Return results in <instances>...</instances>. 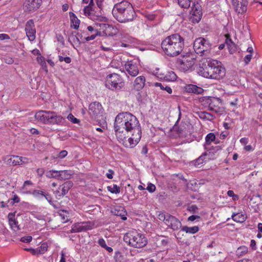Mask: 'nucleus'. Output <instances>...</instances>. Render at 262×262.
<instances>
[{"label": "nucleus", "instance_id": "nucleus-1", "mask_svg": "<svg viewBox=\"0 0 262 262\" xmlns=\"http://www.w3.org/2000/svg\"><path fill=\"white\" fill-rule=\"evenodd\" d=\"M117 139L127 148H133L141 138V129L137 118L129 112L119 114L114 125Z\"/></svg>", "mask_w": 262, "mask_h": 262}, {"label": "nucleus", "instance_id": "nucleus-2", "mask_svg": "<svg viewBox=\"0 0 262 262\" xmlns=\"http://www.w3.org/2000/svg\"><path fill=\"white\" fill-rule=\"evenodd\" d=\"M184 47V39L178 33L166 37L161 42V48L163 52L170 57L179 55L183 51Z\"/></svg>", "mask_w": 262, "mask_h": 262}, {"label": "nucleus", "instance_id": "nucleus-3", "mask_svg": "<svg viewBox=\"0 0 262 262\" xmlns=\"http://www.w3.org/2000/svg\"><path fill=\"white\" fill-rule=\"evenodd\" d=\"M112 14L121 23L132 21L136 15L132 5L128 1L115 4L112 10Z\"/></svg>", "mask_w": 262, "mask_h": 262}, {"label": "nucleus", "instance_id": "nucleus-4", "mask_svg": "<svg viewBox=\"0 0 262 262\" xmlns=\"http://www.w3.org/2000/svg\"><path fill=\"white\" fill-rule=\"evenodd\" d=\"M124 241L129 246L135 248H142L147 244L145 235L136 231H129L123 237Z\"/></svg>", "mask_w": 262, "mask_h": 262}, {"label": "nucleus", "instance_id": "nucleus-5", "mask_svg": "<svg viewBox=\"0 0 262 262\" xmlns=\"http://www.w3.org/2000/svg\"><path fill=\"white\" fill-rule=\"evenodd\" d=\"M101 8L95 7L93 0H91L89 5L83 9L84 14L93 20L105 21L106 18L102 16Z\"/></svg>", "mask_w": 262, "mask_h": 262}, {"label": "nucleus", "instance_id": "nucleus-6", "mask_svg": "<svg viewBox=\"0 0 262 262\" xmlns=\"http://www.w3.org/2000/svg\"><path fill=\"white\" fill-rule=\"evenodd\" d=\"M211 44L209 40L200 37L195 39L193 42V49L197 54L201 56H207L210 52Z\"/></svg>", "mask_w": 262, "mask_h": 262}, {"label": "nucleus", "instance_id": "nucleus-7", "mask_svg": "<svg viewBox=\"0 0 262 262\" xmlns=\"http://www.w3.org/2000/svg\"><path fill=\"white\" fill-rule=\"evenodd\" d=\"M105 86L111 90H119L124 86V82L121 77L113 73L108 75L105 78Z\"/></svg>", "mask_w": 262, "mask_h": 262}, {"label": "nucleus", "instance_id": "nucleus-8", "mask_svg": "<svg viewBox=\"0 0 262 262\" xmlns=\"http://www.w3.org/2000/svg\"><path fill=\"white\" fill-rule=\"evenodd\" d=\"M215 60L211 58L203 59L200 70V75L205 78L211 79Z\"/></svg>", "mask_w": 262, "mask_h": 262}, {"label": "nucleus", "instance_id": "nucleus-9", "mask_svg": "<svg viewBox=\"0 0 262 262\" xmlns=\"http://www.w3.org/2000/svg\"><path fill=\"white\" fill-rule=\"evenodd\" d=\"M178 67L180 70L186 72L190 70L195 63V58L191 54L184 56L182 59L178 61Z\"/></svg>", "mask_w": 262, "mask_h": 262}, {"label": "nucleus", "instance_id": "nucleus-10", "mask_svg": "<svg viewBox=\"0 0 262 262\" xmlns=\"http://www.w3.org/2000/svg\"><path fill=\"white\" fill-rule=\"evenodd\" d=\"M185 125L184 123H181L178 125L176 123L170 129L169 136L173 138L185 137L187 133Z\"/></svg>", "mask_w": 262, "mask_h": 262}, {"label": "nucleus", "instance_id": "nucleus-11", "mask_svg": "<svg viewBox=\"0 0 262 262\" xmlns=\"http://www.w3.org/2000/svg\"><path fill=\"white\" fill-rule=\"evenodd\" d=\"M42 2V0H26L23 5V9L26 12L32 13L40 7Z\"/></svg>", "mask_w": 262, "mask_h": 262}, {"label": "nucleus", "instance_id": "nucleus-12", "mask_svg": "<svg viewBox=\"0 0 262 262\" xmlns=\"http://www.w3.org/2000/svg\"><path fill=\"white\" fill-rule=\"evenodd\" d=\"M214 71L212 76V79L221 80L223 79L226 75V69L222 66L221 63L215 60Z\"/></svg>", "mask_w": 262, "mask_h": 262}, {"label": "nucleus", "instance_id": "nucleus-13", "mask_svg": "<svg viewBox=\"0 0 262 262\" xmlns=\"http://www.w3.org/2000/svg\"><path fill=\"white\" fill-rule=\"evenodd\" d=\"M73 183L71 181H67L62 185H60L58 189L54 192L57 198L63 196L68 193L69 190L73 186Z\"/></svg>", "mask_w": 262, "mask_h": 262}, {"label": "nucleus", "instance_id": "nucleus-14", "mask_svg": "<svg viewBox=\"0 0 262 262\" xmlns=\"http://www.w3.org/2000/svg\"><path fill=\"white\" fill-rule=\"evenodd\" d=\"M232 3L235 11L238 13L243 14L247 11L248 0H232Z\"/></svg>", "mask_w": 262, "mask_h": 262}, {"label": "nucleus", "instance_id": "nucleus-15", "mask_svg": "<svg viewBox=\"0 0 262 262\" xmlns=\"http://www.w3.org/2000/svg\"><path fill=\"white\" fill-rule=\"evenodd\" d=\"M25 31L29 39L33 41L35 39L36 29L32 19H30L27 22Z\"/></svg>", "mask_w": 262, "mask_h": 262}, {"label": "nucleus", "instance_id": "nucleus-16", "mask_svg": "<svg viewBox=\"0 0 262 262\" xmlns=\"http://www.w3.org/2000/svg\"><path fill=\"white\" fill-rule=\"evenodd\" d=\"M190 14L194 16V17L192 18V21L193 23H199L201 19L202 16L201 7L198 3L195 4L194 3L193 4Z\"/></svg>", "mask_w": 262, "mask_h": 262}, {"label": "nucleus", "instance_id": "nucleus-17", "mask_svg": "<svg viewBox=\"0 0 262 262\" xmlns=\"http://www.w3.org/2000/svg\"><path fill=\"white\" fill-rule=\"evenodd\" d=\"M102 109L101 104L99 102H94L89 105V113L92 117L96 118L102 113Z\"/></svg>", "mask_w": 262, "mask_h": 262}, {"label": "nucleus", "instance_id": "nucleus-18", "mask_svg": "<svg viewBox=\"0 0 262 262\" xmlns=\"http://www.w3.org/2000/svg\"><path fill=\"white\" fill-rule=\"evenodd\" d=\"M27 160L26 158L17 156H9L5 158L7 164L13 166L25 163L26 162L24 160Z\"/></svg>", "mask_w": 262, "mask_h": 262}, {"label": "nucleus", "instance_id": "nucleus-19", "mask_svg": "<svg viewBox=\"0 0 262 262\" xmlns=\"http://www.w3.org/2000/svg\"><path fill=\"white\" fill-rule=\"evenodd\" d=\"M50 114L51 111H39L35 114V118L41 123L48 124Z\"/></svg>", "mask_w": 262, "mask_h": 262}, {"label": "nucleus", "instance_id": "nucleus-20", "mask_svg": "<svg viewBox=\"0 0 262 262\" xmlns=\"http://www.w3.org/2000/svg\"><path fill=\"white\" fill-rule=\"evenodd\" d=\"M203 101L208 105L209 110L217 113L220 112V107L217 106L215 103L217 102V100L215 98L211 97H205L203 98Z\"/></svg>", "mask_w": 262, "mask_h": 262}, {"label": "nucleus", "instance_id": "nucleus-21", "mask_svg": "<svg viewBox=\"0 0 262 262\" xmlns=\"http://www.w3.org/2000/svg\"><path fill=\"white\" fill-rule=\"evenodd\" d=\"M165 224L173 230H177L181 227V222L175 216L170 215Z\"/></svg>", "mask_w": 262, "mask_h": 262}, {"label": "nucleus", "instance_id": "nucleus-22", "mask_svg": "<svg viewBox=\"0 0 262 262\" xmlns=\"http://www.w3.org/2000/svg\"><path fill=\"white\" fill-rule=\"evenodd\" d=\"M126 71L128 74L132 77L136 76L139 73V69L136 63L132 62H127L125 64Z\"/></svg>", "mask_w": 262, "mask_h": 262}, {"label": "nucleus", "instance_id": "nucleus-23", "mask_svg": "<svg viewBox=\"0 0 262 262\" xmlns=\"http://www.w3.org/2000/svg\"><path fill=\"white\" fill-rule=\"evenodd\" d=\"M64 121V119L61 116L57 115L55 112L51 111L48 124L60 125Z\"/></svg>", "mask_w": 262, "mask_h": 262}, {"label": "nucleus", "instance_id": "nucleus-24", "mask_svg": "<svg viewBox=\"0 0 262 262\" xmlns=\"http://www.w3.org/2000/svg\"><path fill=\"white\" fill-rule=\"evenodd\" d=\"M8 219L11 228L14 231L16 232L20 229L18 222L15 219V212L9 213L8 215Z\"/></svg>", "mask_w": 262, "mask_h": 262}, {"label": "nucleus", "instance_id": "nucleus-25", "mask_svg": "<svg viewBox=\"0 0 262 262\" xmlns=\"http://www.w3.org/2000/svg\"><path fill=\"white\" fill-rule=\"evenodd\" d=\"M185 91L188 93H192L196 94H202L204 90L201 87L193 84H187L184 87Z\"/></svg>", "mask_w": 262, "mask_h": 262}, {"label": "nucleus", "instance_id": "nucleus-26", "mask_svg": "<svg viewBox=\"0 0 262 262\" xmlns=\"http://www.w3.org/2000/svg\"><path fill=\"white\" fill-rule=\"evenodd\" d=\"M145 78L143 76L137 77L134 83V89L138 91L142 90L145 85Z\"/></svg>", "mask_w": 262, "mask_h": 262}, {"label": "nucleus", "instance_id": "nucleus-27", "mask_svg": "<svg viewBox=\"0 0 262 262\" xmlns=\"http://www.w3.org/2000/svg\"><path fill=\"white\" fill-rule=\"evenodd\" d=\"M70 17L71 21V26L72 28L77 29L80 24V20L77 17L75 14L73 12L70 13Z\"/></svg>", "mask_w": 262, "mask_h": 262}, {"label": "nucleus", "instance_id": "nucleus-28", "mask_svg": "<svg viewBox=\"0 0 262 262\" xmlns=\"http://www.w3.org/2000/svg\"><path fill=\"white\" fill-rule=\"evenodd\" d=\"M232 219L237 223H244L247 219L246 216L242 213H233L232 215Z\"/></svg>", "mask_w": 262, "mask_h": 262}, {"label": "nucleus", "instance_id": "nucleus-29", "mask_svg": "<svg viewBox=\"0 0 262 262\" xmlns=\"http://www.w3.org/2000/svg\"><path fill=\"white\" fill-rule=\"evenodd\" d=\"M176 74L172 71H168L166 72L165 76L161 78H163L164 80L167 81H174L177 79Z\"/></svg>", "mask_w": 262, "mask_h": 262}, {"label": "nucleus", "instance_id": "nucleus-30", "mask_svg": "<svg viewBox=\"0 0 262 262\" xmlns=\"http://www.w3.org/2000/svg\"><path fill=\"white\" fill-rule=\"evenodd\" d=\"M199 117L203 120L211 121L214 119V117L210 113L206 112H200L198 113Z\"/></svg>", "mask_w": 262, "mask_h": 262}, {"label": "nucleus", "instance_id": "nucleus-31", "mask_svg": "<svg viewBox=\"0 0 262 262\" xmlns=\"http://www.w3.org/2000/svg\"><path fill=\"white\" fill-rule=\"evenodd\" d=\"M152 85L156 87H159L160 90L166 91L168 94H170L172 93V91L171 88L168 85H165L159 82L153 83Z\"/></svg>", "mask_w": 262, "mask_h": 262}, {"label": "nucleus", "instance_id": "nucleus-32", "mask_svg": "<svg viewBox=\"0 0 262 262\" xmlns=\"http://www.w3.org/2000/svg\"><path fill=\"white\" fill-rule=\"evenodd\" d=\"M182 230L186 232L187 233L194 234L199 231V227L197 226L191 227L188 226H183L182 228Z\"/></svg>", "mask_w": 262, "mask_h": 262}, {"label": "nucleus", "instance_id": "nucleus-33", "mask_svg": "<svg viewBox=\"0 0 262 262\" xmlns=\"http://www.w3.org/2000/svg\"><path fill=\"white\" fill-rule=\"evenodd\" d=\"M226 43L227 44L229 52L230 53H233L236 51V45L232 41L231 38L229 37H227L226 39Z\"/></svg>", "mask_w": 262, "mask_h": 262}, {"label": "nucleus", "instance_id": "nucleus-34", "mask_svg": "<svg viewBox=\"0 0 262 262\" xmlns=\"http://www.w3.org/2000/svg\"><path fill=\"white\" fill-rule=\"evenodd\" d=\"M207 155L206 152H204L200 156L198 159L192 161V163L195 166H198L205 162V157Z\"/></svg>", "mask_w": 262, "mask_h": 262}, {"label": "nucleus", "instance_id": "nucleus-35", "mask_svg": "<svg viewBox=\"0 0 262 262\" xmlns=\"http://www.w3.org/2000/svg\"><path fill=\"white\" fill-rule=\"evenodd\" d=\"M116 29L112 25L108 24L104 35L103 36H113L116 34Z\"/></svg>", "mask_w": 262, "mask_h": 262}, {"label": "nucleus", "instance_id": "nucleus-36", "mask_svg": "<svg viewBox=\"0 0 262 262\" xmlns=\"http://www.w3.org/2000/svg\"><path fill=\"white\" fill-rule=\"evenodd\" d=\"M215 139V136L213 133L208 134L205 137V146L206 148V146L209 145L212 142L214 141Z\"/></svg>", "mask_w": 262, "mask_h": 262}, {"label": "nucleus", "instance_id": "nucleus-37", "mask_svg": "<svg viewBox=\"0 0 262 262\" xmlns=\"http://www.w3.org/2000/svg\"><path fill=\"white\" fill-rule=\"evenodd\" d=\"M58 179L62 180L69 179L71 178V174L67 170L58 171Z\"/></svg>", "mask_w": 262, "mask_h": 262}, {"label": "nucleus", "instance_id": "nucleus-38", "mask_svg": "<svg viewBox=\"0 0 262 262\" xmlns=\"http://www.w3.org/2000/svg\"><path fill=\"white\" fill-rule=\"evenodd\" d=\"M83 228L81 223H77L73 225L72 229L70 230V233H76L83 231Z\"/></svg>", "mask_w": 262, "mask_h": 262}, {"label": "nucleus", "instance_id": "nucleus-39", "mask_svg": "<svg viewBox=\"0 0 262 262\" xmlns=\"http://www.w3.org/2000/svg\"><path fill=\"white\" fill-rule=\"evenodd\" d=\"M119 209H115L113 212L115 213V215L117 216H121L122 219L124 221L126 220L127 219L126 217L124 216V213L125 212V211H124V208L121 207H119Z\"/></svg>", "mask_w": 262, "mask_h": 262}, {"label": "nucleus", "instance_id": "nucleus-40", "mask_svg": "<svg viewBox=\"0 0 262 262\" xmlns=\"http://www.w3.org/2000/svg\"><path fill=\"white\" fill-rule=\"evenodd\" d=\"M248 252V248L246 246H241L237 248L236 254L238 257L242 256Z\"/></svg>", "mask_w": 262, "mask_h": 262}, {"label": "nucleus", "instance_id": "nucleus-41", "mask_svg": "<svg viewBox=\"0 0 262 262\" xmlns=\"http://www.w3.org/2000/svg\"><path fill=\"white\" fill-rule=\"evenodd\" d=\"M48 246L47 243H43L41 244L40 246L38 247L37 250V255L39 254H43L48 250Z\"/></svg>", "mask_w": 262, "mask_h": 262}, {"label": "nucleus", "instance_id": "nucleus-42", "mask_svg": "<svg viewBox=\"0 0 262 262\" xmlns=\"http://www.w3.org/2000/svg\"><path fill=\"white\" fill-rule=\"evenodd\" d=\"M107 190L112 193L117 194L120 192V188L116 184L107 186Z\"/></svg>", "mask_w": 262, "mask_h": 262}, {"label": "nucleus", "instance_id": "nucleus-43", "mask_svg": "<svg viewBox=\"0 0 262 262\" xmlns=\"http://www.w3.org/2000/svg\"><path fill=\"white\" fill-rule=\"evenodd\" d=\"M179 6L184 8H188L190 5V0H177Z\"/></svg>", "mask_w": 262, "mask_h": 262}, {"label": "nucleus", "instance_id": "nucleus-44", "mask_svg": "<svg viewBox=\"0 0 262 262\" xmlns=\"http://www.w3.org/2000/svg\"><path fill=\"white\" fill-rule=\"evenodd\" d=\"M170 216V214L169 213L161 212L159 214L158 219L160 220L163 221L165 224L166 222H167V221L168 220Z\"/></svg>", "mask_w": 262, "mask_h": 262}, {"label": "nucleus", "instance_id": "nucleus-45", "mask_svg": "<svg viewBox=\"0 0 262 262\" xmlns=\"http://www.w3.org/2000/svg\"><path fill=\"white\" fill-rule=\"evenodd\" d=\"M58 171L55 170H51L48 171L46 175L49 178H57L58 179Z\"/></svg>", "mask_w": 262, "mask_h": 262}, {"label": "nucleus", "instance_id": "nucleus-46", "mask_svg": "<svg viewBox=\"0 0 262 262\" xmlns=\"http://www.w3.org/2000/svg\"><path fill=\"white\" fill-rule=\"evenodd\" d=\"M83 231L91 230L94 226V223L91 222L81 223Z\"/></svg>", "mask_w": 262, "mask_h": 262}, {"label": "nucleus", "instance_id": "nucleus-47", "mask_svg": "<svg viewBox=\"0 0 262 262\" xmlns=\"http://www.w3.org/2000/svg\"><path fill=\"white\" fill-rule=\"evenodd\" d=\"M45 192L40 190H34L32 192V195L38 199H41L45 195Z\"/></svg>", "mask_w": 262, "mask_h": 262}, {"label": "nucleus", "instance_id": "nucleus-48", "mask_svg": "<svg viewBox=\"0 0 262 262\" xmlns=\"http://www.w3.org/2000/svg\"><path fill=\"white\" fill-rule=\"evenodd\" d=\"M37 61L40 63L42 68L47 72V67L46 61H45L44 58L42 57H37Z\"/></svg>", "mask_w": 262, "mask_h": 262}, {"label": "nucleus", "instance_id": "nucleus-49", "mask_svg": "<svg viewBox=\"0 0 262 262\" xmlns=\"http://www.w3.org/2000/svg\"><path fill=\"white\" fill-rule=\"evenodd\" d=\"M67 118L69 120L71 121L73 123H78L80 121L79 119L75 118L72 114H70L68 117Z\"/></svg>", "mask_w": 262, "mask_h": 262}, {"label": "nucleus", "instance_id": "nucleus-50", "mask_svg": "<svg viewBox=\"0 0 262 262\" xmlns=\"http://www.w3.org/2000/svg\"><path fill=\"white\" fill-rule=\"evenodd\" d=\"M59 60L60 62L64 61L67 63H70L71 62V59L69 57H63L62 56H58Z\"/></svg>", "mask_w": 262, "mask_h": 262}, {"label": "nucleus", "instance_id": "nucleus-51", "mask_svg": "<svg viewBox=\"0 0 262 262\" xmlns=\"http://www.w3.org/2000/svg\"><path fill=\"white\" fill-rule=\"evenodd\" d=\"M227 194L229 196L232 197L233 201H236L238 199V196L236 194H235L233 190H228L227 191Z\"/></svg>", "mask_w": 262, "mask_h": 262}, {"label": "nucleus", "instance_id": "nucleus-52", "mask_svg": "<svg viewBox=\"0 0 262 262\" xmlns=\"http://www.w3.org/2000/svg\"><path fill=\"white\" fill-rule=\"evenodd\" d=\"M32 237L31 236H27L22 237L20 239V241L24 242V243H30V242L32 241Z\"/></svg>", "mask_w": 262, "mask_h": 262}, {"label": "nucleus", "instance_id": "nucleus-53", "mask_svg": "<svg viewBox=\"0 0 262 262\" xmlns=\"http://www.w3.org/2000/svg\"><path fill=\"white\" fill-rule=\"evenodd\" d=\"M58 214L63 220H64L66 218H67L68 212L64 210H60L58 211Z\"/></svg>", "mask_w": 262, "mask_h": 262}, {"label": "nucleus", "instance_id": "nucleus-54", "mask_svg": "<svg viewBox=\"0 0 262 262\" xmlns=\"http://www.w3.org/2000/svg\"><path fill=\"white\" fill-rule=\"evenodd\" d=\"M146 189L150 192H154L156 190V186L152 183H148Z\"/></svg>", "mask_w": 262, "mask_h": 262}, {"label": "nucleus", "instance_id": "nucleus-55", "mask_svg": "<svg viewBox=\"0 0 262 262\" xmlns=\"http://www.w3.org/2000/svg\"><path fill=\"white\" fill-rule=\"evenodd\" d=\"M97 35H101V33L100 32L97 31V33H96L95 34L88 36L85 39L86 41H90L94 39Z\"/></svg>", "mask_w": 262, "mask_h": 262}, {"label": "nucleus", "instance_id": "nucleus-56", "mask_svg": "<svg viewBox=\"0 0 262 262\" xmlns=\"http://www.w3.org/2000/svg\"><path fill=\"white\" fill-rule=\"evenodd\" d=\"M24 250L26 251H29L33 255H37V250L36 249H33V248H24Z\"/></svg>", "mask_w": 262, "mask_h": 262}, {"label": "nucleus", "instance_id": "nucleus-57", "mask_svg": "<svg viewBox=\"0 0 262 262\" xmlns=\"http://www.w3.org/2000/svg\"><path fill=\"white\" fill-rule=\"evenodd\" d=\"M68 155V152L66 150H62L58 154V157L60 159L64 158Z\"/></svg>", "mask_w": 262, "mask_h": 262}, {"label": "nucleus", "instance_id": "nucleus-58", "mask_svg": "<svg viewBox=\"0 0 262 262\" xmlns=\"http://www.w3.org/2000/svg\"><path fill=\"white\" fill-rule=\"evenodd\" d=\"M98 244L103 248L106 246L105 242L103 238H100L98 241Z\"/></svg>", "mask_w": 262, "mask_h": 262}, {"label": "nucleus", "instance_id": "nucleus-59", "mask_svg": "<svg viewBox=\"0 0 262 262\" xmlns=\"http://www.w3.org/2000/svg\"><path fill=\"white\" fill-rule=\"evenodd\" d=\"M108 172L106 173V177L109 179H112L113 178L114 172L113 170L110 169L108 170Z\"/></svg>", "mask_w": 262, "mask_h": 262}, {"label": "nucleus", "instance_id": "nucleus-60", "mask_svg": "<svg viewBox=\"0 0 262 262\" xmlns=\"http://www.w3.org/2000/svg\"><path fill=\"white\" fill-rule=\"evenodd\" d=\"M199 219H200V216L199 215H192L190 216L188 218V221L193 222V221H195V220Z\"/></svg>", "mask_w": 262, "mask_h": 262}, {"label": "nucleus", "instance_id": "nucleus-61", "mask_svg": "<svg viewBox=\"0 0 262 262\" xmlns=\"http://www.w3.org/2000/svg\"><path fill=\"white\" fill-rule=\"evenodd\" d=\"M19 198L16 194H15L13 195L12 198V202H11V204L12 205H13L15 203H19Z\"/></svg>", "mask_w": 262, "mask_h": 262}, {"label": "nucleus", "instance_id": "nucleus-62", "mask_svg": "<svg viewBox=\"0 0 262 262\" xmlns=\"http://www.w3.org/2000/svg\"><path fill=\"white\" fill-rule=\"evenodd\" d=\"M252 58V55L251 54H248L245 57L244 61L246 64H248L249 62L250 61Z\"/></svg>", "mask_w": 262, "mask_h": 262}, {"label": "nucleus", "instance_id": "nucleus-63", "mask_svg": "<svg viewBox=\"0 0 262 262\" xmlns=\"http://www.w3.org/2000/svg\"><path fill=\"white\" fill-rule=\"evenodd\" d=\"M107 25H108V24L102 23V29L101 31V36H103L104 35V33L105 32V30L106 29V27H107Z\"/></svg>", "mask_w": 262, "mask_h": 262}, {"label": "nucleus", "instance_id": "nucleus-64", "mask_svg": "<svg viewBox=\"0 0 262 262\" xmlns=\"http://www.w3.org/2000/svg\"><path fill=\"white\" fill-rule=\"evenodd\" d=\"M44 169L43 168H38L36 170V172L38 176L41 177L44 173Z\"/></svg>", "mask_w": 262, "mask_h": 262}]
</instances>
